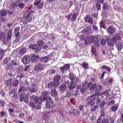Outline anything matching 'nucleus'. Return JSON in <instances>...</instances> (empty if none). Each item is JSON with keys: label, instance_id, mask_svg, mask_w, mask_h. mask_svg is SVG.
Returning <instances> with one entry per match:
<instances>
[{"label": "nucleus", "instance_id": "4468645a", "mask_svg": "<svg viewBox=\"0 0 123 123\" xmlns=\"http://www.w3.org/2000/svg\"><path fill=\"white\" fill-rule=\"evenodd\" d=\"M108 31L110 34H112L114 33V29L112 26H110L108 27Z\"/></svg>", "mask_w": 123, "mask_h": 123}, {"label": "nucleus", "instance_id": "b1692460", "mask_svg": "<svg viewBox=\"0 0 123 123\" xmlns=\"http://www.w3.org/2000/svg\"><path fill=\"white\" fill-rule=\"evenodd\" d=\"M97 86V84H95L92 85L90 88V91L93 92L95 89H96V88Z\"/></svg>", "mask_w": 123, "mask_h": 123}, {"label": "nucleus", "instance_id": "39448f33", "mask_svg": "<svg viewBox=\"0 0 123 123\" xmlns=\"http://www.w3.org/2000/svg\"><path fill=\"white\" fill-rule=\"evenodd\" d=\"M85 20L87 22H89L90 24H92L93 23V20L92 17H90L89 15H88L86 16L85 18Z\"/></svg>", "mask_w": 123, "mask_h": 123}, {"label": "nucleus", "instance_id": "a211bd4d", "mask_svg": "<svg viewBox=\"0 0 123 123\" xmlns=\"http://www.w3.org/2000/svg\"><path fill=\"white\" fill-rule=\"evenodd\" d=\"M5 53L4 51L2 49H0V60H1L3 58V56H4Z\"/></svg>", "mask_w": 123, "mask_h": 123}, {"label": "nucleus", "instance_id": "a878e982", "mask_svg": "<svg viewBox=\"0 0 123 123\" xmlns=\"http://www.w3.org/2000/svg\"><path fill=\"white\" fill-rule=\"evenodd\" d=\"M102 68L103 69H105L109 72H110L111 71V69L109 67H107V66L104 65L102 67Z\"/></svg>", "mask_w": 123, "mask_h": 123}, {"label": "nucleus", "instance_id": "2eb2a0df", "mask_svg": "<svg viewBox=\"0 0 123 123\" xmlns=\"http://www.w3.org/2000/svg\"><path fill=\"white\" fill-rule=\"evenodd\" d=\"M30 61V57L28 56L25 55L22 58V62H29Z\"/></svg>", "mask_w": 123, "mask_h": 123}, {"label": "nucleus", "instance_id": "f8f14e48", "mask_svg": "<svg viewBox=\"0 0 123 123\" xmlns=\"http://www.w3.org/2000/svg\"><path fill=\"white\" fill-rule=\"evenodd\" d=\"M68 87L70 90H71L73 88H75L76 87V84L74 82L72 81L70 84L69 85Z\"/></svg>", "mask_w": 123, "mask_h": 123}, {"label": "nucleus", "instance_id": "79ce46f5", "mask_svg": "<svg viewBox=\"0 0 123 123\" xmlns=\"http://www.w3.org/2000/svg\"><path fill=\"white\" fill-rule=\"evenodd\" d=\"M96 94H97V93H95L94 94H93V95H92L89 96L86 99V100H89L90 99H91L92 97H94V96H95L96 95Z\"/></svg>", "mask_w": 123, "mask_h": 123}, {"label": "nucleus", "instance_id": "5701e85b", "mask_svg": "<svg viewBox=\"0 0 123 123\" xmlns=\"http://www.w3.org/2000/svg\"><path fill=\"white\" fill-rule=\"evenodd\" d=\"M13 64H14L12 62L10 63L7 65L6 67V69L7 70H9L12 68L13 67Z\"/></svg>", "mask_w": 123, "mask_h": 123}, {"label": "nucleus", "instance_id": "774afa93", "mask_svg": "<svg viewBox=\"0 0 123 123\" xmlns=\"http://www.w3.org/2000/svg\"><path fill=\"white\" fill-rule=\"evenodd\" d=\"M4 102L3 101L1 100L0 101V106H3L4 105Z\"/></svg>", "mask_w": 123, "mask_h": 123}, {"label": "nucleus", "instance_id": "393cba45", "mask_svg": "<svg viewBox=\"0 0 123 123\" xmlns=\"http://www.w3.org/2000/svg\"><path fill=\"white\" fill-rule=\"evenodd\" d=\"M77 13H74L71 18V20L72 21H74L75 20L77 16Z\"/></svg>", "mask_w": 123, "mask_h": 123}, {"label": "nucleus", "instance_id": "ea45409f", "mask_svg": "<svg viewBox=\"0 0 123 123\" xmlns=\"http://www.w3.org/2000/svg\"><path fill=\"white\" fill-rule=\"evenodd\" d=\"M100 25L101 27H102L105 29L106 28L105 26L103 21H101L100 22Z\"/></svg>", "mask_w": 123, "mask_h": 123}, {"label": "nucleus", "instance_id": "338daca9", "mask_svg": "<svg viewBox=\"0 0 123 123\" xmlns=\"http://www.w3.org/2000/svg\"><path fill=\"white\" fill-rule=\"evenodd\" d=\"M115 103V101L114 100H112L110 101H109L108 103L109 105H111V104H114Z\"/></svg>", "mask_w": 123, "mask_h": 123}, {"label": "nucleus", "instance_id": "052dcab7", "mask_svg": "<svg viewBox=\"0 0 123 123\" xmlns=\"http://www.w3.org/2000/svg\"><path fill=\"white\" fill-rule=\"evenodd\" d=\"M43 64H42L43 66V68L45 66H49V65H50L51 64H49L47 63V62H43Z\"/></svg>", "mask_w": 123, "mask_h": 123}, {"label": "nucleus", "instance_id": "ddd939ff", "mask_svg": "<svg viewBox=\"0 0 123 123\" xmlns=\"http://www.w3.org/2000/svg\"><path fill=\"white\" fill-rule=\"evenodd\" d=\"M51 95L52 96L56 97L57 95V93L56 90L53 89H52L51 92Z\"/></svg>", "mask_w": 123, "mask_h": 123}, {"label": "nucleus", "instance_id": "1a4fd4ad", "mask_svg": "<svg viewBox=\"0 0 123 123\" xmlns=\"http://www.w3.org/2000/svg\"><path fill=\"white\" fill-rule=\"evenodd\" d=\"M87 82H86L84 83L80 89V91L83 94L84 93L86 89V86Z\"/></svg>", "mask_w": 123, "mask_h": 123}, {"label": "nucleus", "instance_id": "473e14b6", "mask_svg": "<svg viewBox=\"0 0 123 123\" xmlns=\"http://www.w3.org/2000/svg\"><path fill=\"white\" fill-rule=\"evenodd\" d=\"M82 67L85 69H87L88 68V64L86 62H84L82 64Z\"/></svg>", "mask_w": 123, "mask_h": 123}, {"label": "nucleus", "instance_id": "72a5a7b5", "mask_svg": "<svg viewBox=\"0 0 123 123\" xmlns=\"http://www.w3.org/2000/svg\"><path fill=\"white\" fill-rule=\"evenodd\" d=\"M44 43V42L43 41L41 40L38 41L37 42V44L39 46H38L40 47L43 45Z\"/></svg>", "mask_w": 123, "mask_h": 123}, {"label": "nucleus", "instance_id": "7ed1b4c3", "mask_svg": "<svg viewBox=\"0 0 123 123\" xmlns=\"http://www.w3.org/2000/svg\"><path fill=\"white\" fill-rule=\"evenodd\" d=\"M43 68V66L41 64H39L36 65L35 68L34 70L36 71L42 70Z\"/></svg>", "mask_w": 123, "mask_h": 123}, {"label": "nucleus", "instance_id": "c9c22d12", "mask_svg": "<svg viewBox=\"0 0 123 123\" xmlns=\"http://www.w3.org/2000/svg\"><path fill=\"white\" fill-rule=\"evenodd\" d=\"M29 105L33 108H35L36 107V105L34 103L32 102H31L29 103Z\"/></svg>", "mask_w": 123, "mask_h": 123}, {"label": "nucleus", "instance_id": "cd10ccee", "mask_svg": "<svg viewBox=\"0 0 123 123\" xmlns=\"http://www.w3.org/2000/svg\"><path fill=\"white\" fill-rule=\"evenodd\" d=\"M122 45V43L121 42H120L118 43L117 46V47L118 50H121V49Z\"/></svg>", "mask_w": 123, "mask_h": 123}, {"label": "nucleus", "instance_id": "dca6fc26", "mask_svg": "<svg viewBox=\"0 0 123 123\" xmlns=\"http://www.w3.org/2000/svg\"><path fill=\"white\" fill-rule=\"evenodd\" d=\"M67 88V86L65 84L61 85L60 86V91H63L66 90Z\"/></svg>", "mask_w": 123, "mask_h": 123}, {"label": "nucleus", "instance_id": "13d9d810", "mask_svg": "<svg viewBox=\"0 0 123 123\" xmlns=\"http://www.w3.org/2000/svg\"><path fill=\"white\" fill-rule=\"evenodd\" d=\"M24 114L23 113H22L20 114L19 115V116L21 117V118H24Z\"/></svg>", "mask_w": 123, "mask_h": 123}, {"label": "nucleus", "instance_id": "f3484780", "mask_svg": "<svg viewBox=\"0 0 123 123\" xmlns=\"http://www.w3.org/2000/svg\"><path fill=\"white\" fill-rule=\"evenodd\" d=\"M6 14V12L5 10H2L0 11V15L2 16H5Z\"/></svg>", "mask_w": 123, "mask_h": 123}, {"label": "nucleus", "instance_id": "9d476101", "mask_svg": "<svg viewBox=\"0 0 123 123\" xmlns=\"http://www.w3.org/2000/svg\"><path fill=\"white\" fill-rule=\"evenodd\" d=\"M39 59L38 57L35 55H32L31 58V60L32 62H37Z\"/></svg>", "mask_w": 123, "mask_h": 123}, {"label": "nucleus", "instance_id": "4c0bfd02", "mask_svg": "<svg viewBox=\"0 0 123 123\" xmlns=\"http://www.w3.org/2000/svg\"><path fill=\"white\" fill-rule=\"evenodd\" d=\"M95 104V102L94 101H90L88 103V104L90 105L91 106H93Z\"/></svg>", "mask_w": 123, "mask_h": 123}, {"label": "nucleus", "instance_id": "8fccbe9b", "mask_svg": "<svg viewBox=\"0 0 123 123\" xmlns=\"http://www.w3.org/2000/svg\"><path fill=\"white\" fill-rule=\"evenodd\" d=\"M102 123H109V122L107 118H105L103 120Z\"/></svg>", "mask_w": 123, "mask_h": 123}, {"label": "nucleus", "instance_id": "de8ad7c7", "mask_svg": "<svg viewBox=\"0 0 123 123\" xmlns=\"http://www.w3.org/2000/svg\"><path fill=\"white\" fill-rule=\"evenodd\" d=\"M98 105L94 106V107L92 108L91 109V111H95L98 108Z\"/></svg>", "mask_w": 123, "mask_h": 123}, {"label": "nucleus", "instance_id": "f03ea898", "mask_svg": "<svg viewBox=\"0 0 123 123\" xmlns=\"http://www.w3.org/2000/svg\"><path fill=\"white\" fill-rule=\"evenodd\" d=\"M29 48L30 49H33L35 50L36 52L39 51L41 49L40 47H38L36 44H33L30 45L29 46Z\"/></svg>", "mask_w": 123, "mask_h": 123}, {"label": "nucleus", "instance_id": "7c9ffc66", "mask_svg": "<svg viewBox=\"0 0 123 123\" xmlns=\"http://www.w3.org/2000/svg\"><path fill=\"white\" fill-rule=\"evenodd\" d=\"M46 100L47 102H49L52 105L54 103L53 101L52 100L50 96H48Z\"/></svg>", "mask_w": 123, "mask_h": 123}, {"label": "nucleus", "instance_id": "37998d69", "mask_svg": "<svg viewBox=\"0 0 123 123\" xmlns=\"http://www.w3.org/2000/svg\"><path fill=\"white\" fill-rule=\"evenodd\" d=\"M18 82V80H16L14 82L13 86L14 87L16 86H17Z\"/></svg>", "mask_w": 123, "mask_h": 123}, {"label": "nucleus", "instance_id": "0e129e2a", "mask_svg": "<svg viewBox=\"0 0 123 123\" xmlns=\"http://www.w3.org/2000/svg\"><path fill=\"white\" fill-rule=\"evenodd\" d=\"M15 92V90L14 89H13L10 91L9 93V94L10 95H11L13 93Z\"/></svg>", "mask_w": 123, "mask_h": 123}, {"label": "nucleus", "instance_id": "4d7b16f0", "mask_svg": "<svg viewBox=\"0 0 123 123\" xmlns=\"http://www.w3.org/2000/svg\"><path fill=\"white\" fill-rule=\"evenodd\" d=\"M17 1H16L14 3H13L12 4V6L13 7H17L18 6Z\"/></svg>", "mask_w": 123, "mask_h": 123}, {"label": "nucleus", "instance_id": "603ef678", "mask_svg": "<svg viewBox=\"0 0 123 123\" xmlns=\"http://www.w3.org/2000/svg\"><path fill=\"white\" fill-rule=\"evenodd\" d=\"M69 78L72 81L74 80V75L71 74H69Z\"/></svg>", "mask_w": 123, "mask_h": 123}, {"label": "nucleus", "instance_id": "c85d7f7f", "mask_svg": "<svg viewBox=\"0 0 123 123\" xmlns=\"http://www.w3.org/2000/svg\"><path fill=\"white\" fill-rule=\"evenodd\" d=\"M91 48L92 49V54L95 56H96L97 54L96 49L95 48H92V46H91Z\"/></svg>", "mask_w": 123, "mask_h": 123}, {"label": "nucleus", "instance_id": "69168bd1", "mask_svg": "<svg viewBox=\"0 0 123 123\" xmlns=\"http://www.w3.org/2000/svg\"><path fill=\"white\" fill-rule=\"evenodd\" d=\"M60 113L61 115L62 116H64V114L65 113L64 111H61L60 112Z\"/></svg>", "mask_w": 123, "mask_h": 123}, {"label": "nucleus", "instance_id": "4be33fe9", "mask_svg": "<svg viewBox=\"0 0 123 123\" xmlns=\"http://www.w3.org/2000/svg\"><path fill=\"white\" fill-rule=\"evenodd\" d=\"M9 38L6 37L4 38L3 39L2 42L3 44H6L10 40Z\"/></svg>", "mask_w": 123, "mask_h": 123}, {"label": "nucleus", "instance_id": "a19ab883", "mask_svg": "<svg viewBox=\"0 0 123 123\" xmlns=\"http://www.w3.org/2000/svg\"><path fill=\"white\" fill-rule=\"evenodd\" d=\"M12 31L11 30L9 31L8 33V37L7 38L10 39L12 35Z\"/></svg>", "mask_w": 123, "mask_h": 123}, {"label": "nucleus", "instance_id": "bb28decb", "mask_svg": "<svg viewBox=\"0 0 123 123\" xmlns=\"http://www.w3.org/2000/svg\"><path fill=\"white\" fill-rule=\"evenodd\" d=\"M31 98H34L35 99V103H38L39 104V99L38 97H37L33 95H32L31 96Z\"/></svg>", "mask_w": 123, "mask_h": 123}, {"label": "nucleus", "instance_id": "0eeeda50", "mask_svg": "<svg viewBox=\"0 0 123 123\" xmlns=\"http://www.w3.org/2000/svg\"><path fill=\"white\" fill-rule=\"evenodd\" d=\"M106 39L107 43L109 46H112L114 45V43L112 39H110L109 37H106Z\"/></svg>", "mask_w": 123, "mask_h": 123}, {"label": "nucleus", "instance_id": "6e6552de", "mask_svg": "<svg viewBox=\"0 0 123 123\" xmlns=\"http://www.w3.org/2000/svg\"><path fill=\"white\" fill-rule=\"evenodd\" d=\"M69 69V66L68 64H66L63 67L61 68V71L62 73H64L65 70H68Z\"/></svg>", "mask_w": 123, "mask_h": 123}, {"label": "nucleus", "instance_id": "680f3d73", "mask_svg": "<svg viewBox=\"0 0 123 123\" xmlns=\"http://www.w3.org/2000/svg\"><path fill=\"white\" fill-rule=\"evenodd\" d=\"M30 92L31 93H33L35 92L36 90L34 88H32L30 89Z\"/></svg>", "mask_w": 123, "mask_h": 123}, {"label": "nucleus", "instance_id": "f704fd0d", "mask_svg": "<svg viewBox=\"0 0 123 123\" xmlns=\"http://www.w3.org/2000/svg\"><path fill=\"white\" fill-rule=\"evenodd\" d=\"M103 9L105 10H106V9H108L109 8V6L106 3H105L103 5Z\"/></svg>", "mask_w": 123, "mask_h": 123}, {"label": "nucleus", "instance_id": "c756f323", "mask_svg": "<svg viewBox=\"0 0 123 123\" xmlns=\"http://www.w3.org/2000/svg\"><path fill=\"white\" fill-rule=\"evenodd\" d=\"M31 12H28L26 15H24V17L25 19H27L29 18L30 17L31 15Z\"/></svg>", "mask_w": 123, "mask_h": 123}, {"label": "nucleus", "instance_id": "412c9836", "mask_svg": "<svg viewBox=\"0 0 123 123\" xmlns=\"http://www.w3.org/2000/svg\"><path fill=\"white\" fill-rule=\"evenodd\" d=\"M95 37L94 36H91L89 37V41L90 43L93 42L94 41Z\"/></svg>", "mask_w": 123, "mask_h": 123}, {"label": "nucleus", "instance_id": "e433bc0d", "mask_svg": "<svg viewBox=\"0 0 123 123\" xmlns=\"http://www.w3.org/2000/svg\"><path fill=\"white\" fill-rule=\"evenodd\" d=\"M105 40L103 38L102 39L100 42V44L101 45L104 46L106 43Z\"/></svg>", "mask_w": 123, "mask_h": 123}, {"label": "nucleus", "instance_id": "a18cd8bd", "mask_svg": "<svg viewBox=\"0 0 123 123\" xmlns=\"http://www.w3.org/2000/svg\"><path fill=\"white\" fill-rule=\"evenodd\" d=\"M94 45L97 47H99L100 46L99 43L98 41H95V42Z\"/></svg>", "mask_w": 123, "mask_h": 123}, {"label": "nucleus", "instance_id": "09e8293b", "mask_svg": "<svg viewBox=\"0 0 123 123\" xmlns=\"http://www.w3.org/2000/svg\"><path fill=\"white\" fill-rule=\"evenodd\" d=\"M95 6L97 8V9L98 10H99L101 9V5L99 4L96 3L95 4Z\"/></svg>", "mask_w": 123, "mask_h": 123}, {"label": "nucleus", "instance_id": "20e7f679", "mask_svg": "<svg viewBox=\"0 0 123 123\" xmlns=\"http://www.w3.org/2000/svg\"><path fill=\"white\" fill-rule=\"evenodd\" d=\"M51 55H48L41 58L40 60V61L43 62H47L49 61V58H51Z\"/></svg>", "mask_w": 123, "mask_h": 123}, {"label": "nucleus", "instance_id": "3c124183", "mask_svg": "<svg viewBox=\"0 0 123 123\" xmlns=\"http://www.w3.org/2000/svg\"><path fill=\"white\" fill-rule=\"evenodd\" d=\"M41 2L40 0H36L34 3V5H37L39 4Z\"/></svg>", "mask_w": 123, "mask_h": 123}, {"label": "nucleus", "instance_id": "5fc2aeb1", "mask_svg": "<svg viewBox=\"0 0 123 123\" xmlns=\"http://www.w3.org/2000/svg\"><path fill=\"white\" fill-rule=\"evenodd\" d=\"M31 18L29 19L28 20H25L23 21V23L24 24H26L30 22L31 21Z\"/></svg>", "mask_w": 123, "mask_h": 123}, {"label": "nucleus", "instance_id": "6ab92c4d", "mask_svg": "<svg viewBox=\"0 0 123 123\" xmlns=\"http://www.w3.org/2000/svg\"><path fill=\"white\" fill-rule=\"evenodd\" d=\"M12 79L7 80L6 81V84L7 86H9L12 84Z\"/></svg>", "mask_w": 123, "mask_h": 123}, {"label": "nucleus", "instance_id": "6e6d98bb", "mask_svg": "<svg viewBox=\"0 0 123 123\" xmlns=\"http://www.w3.org/2000/svg\"><path fill=\"white\" fill-rule=\"evenodd\" d=\"M24 97V95L23 94H21L20 95V98L19 100L20 101H22L23 100V99Z\"/></svg>", "mask_w": 123, "mask_h": 123}, {"label": "nucleus", "instance_id": "2f4dec72", "mask_svg": "<svg viewBox=\"0 0 123 123\" xmlns=\"http://www.w3.org/2000/svg\"><path fill=\"white\" fill-rule=\"evenodd\" d=\"M91 27H88L84 29L83 30V31L85 32H88L89 31H90L91 30Z\"/></svg>", "mask_w": 123, "mask_h": 123}, {"label": "nucleus", "instance_id": "423d86ee", "mask_svg": "<svg viewBox=\"0 0 123 123\" xmlns=\"http://www.w3.org/2000/svg\"><path fill=\"white\" fill-rule=\"evenodd\" d=\"M48 93V92L46 91H44L42 92L41 94L43 96V97L42 98V101H44L46 99Z\"/></svg>", "mask_w": 123, "mask_h": 123}, {"label": "nucleus", "instance_id": "bf43d9fd", "mask_svg": "<svg viewBox=\"0 0 123 123\" xmlns=\"http://www.w3.org/2000/svg\"><path fill=\"white\" fill-rule=\"evenodd\" d=\"M19 27H18L15 28L14 29V31L15 33L19 32Z\"/></svg>", "mask_w": 123, "mask_h": 123}, {"label": "nucleus", "instance_id": "aec40b11", "mask_svg": "<svg viewBox=\"0 0 123 123\" xmlns=\"http://www.w3.org/2000/svg\"><path fill=\"white\" fill-rule=\"evenodd\" d=\"M73 113L76 115H77L80 113V111L75 109H72L71 110V111L70 112V113Z\"/></svg>", "mask_w": 123, "mask_h": 123}, {"label": "nucleus", "instance_id": "f257e3e1", "mask_svg": "<svg viewBox=\"0 0 123 123\" xmlns=\"http://www.w3.org/2000/svg\"><path fill=\"white\" fill-rule=\"evenodd\" d=\"M60 79V76L59 75L56 76L54 78V82H51L48 85L49 88H51L53 86H58L59 83V80Z\"/></svg>", "mask_w": 123, "mask_h": 123}, {"label": "nucleus", "instance_id": "c03bdc74", "mask_svg": "<svg viewBox=\"0 0 123 123\" xmlns=\"http://www.w3.org/2000/svg\"><path fill=\"white\" fill-rule=\"evenodd\" d=\"M19 7L20 8H23L25 6V4L23 3H19L18 4Z\"/></svg>", "mask_w": 123, "mask_h": 123}, {"label": "nucleus", "instance_id": "58836bf2", "mask_svg": "<svg viewBox=\"0 0 123 123\" xmlns=\"http://www.w3.org/2000/svg\"><path fill=\"white\" fill-rule=\"evenodd\" d=\"M118 107L117 106H112L111 110L113 111H115L118 109Z\"/></svg>", "mask_w": 123, "mask_h": 123}, {"label": "nucleus", "instance_id": "9b49d317", "mask_svg": "<svg viewBox=\"0 0 123 123\" xmlns=\"http://www.w3.org/2000/svg\"><path fill=\"white\" fill-rule=\"evenodd\" d=\"M27 51V49L26 48H22L20 49L19 51V53L20 55H23Z\"/></svg>", "mask_w": 123, "mask_h": 123}, {"label": "nucleus", "instance_id": "864d4df0", "mask_svg": "<svg viewBox=\"0 0 123 123\" xmlns=\"http://www.w3.org/2000/svg\"><path fill=\"white\" fill-rule=\"evenodd\" d=\"M102 88V87L100 85H99L96 87V90L97 91H99Z\"/></svg>", "mask_w": 123, "mask_h": 123}, {"label": "nucleus", "instance_id": "49530a36", "mask_svg": "<svg viewBox=\"0 0 123 123\" xmlns=\"http://www.w3.org/2000/svg\"><path fill=\"white\" fill-rule=\"evenodd\" d=\"M71 95V92L70 91H68L66 93V95L67 97H70Z\"/></svg>", "mask_w": 123, "mask_h": 123}, {"label": "nucleus", "instance_id": "e2e57ef3", "mask_svg": "<svg viewBox=\"0 0 123 123\" xmlns=\"http://www.w3.org/2000/svg\"><path fill=\"white\" fill-rule=\"evenodd\" d=\"M43 6V3H41L37 6V7L38 8H41Z\"/></svg>", "mask_w": 123, "mask_h": 123}]
</instances>
